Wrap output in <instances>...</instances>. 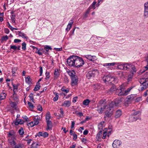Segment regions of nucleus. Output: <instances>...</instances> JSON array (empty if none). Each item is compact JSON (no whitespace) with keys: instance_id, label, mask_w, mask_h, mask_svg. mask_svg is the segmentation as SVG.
<instances>
[{"instance_id":"52","label":"nucleus","mask_w":148,"mask_h":148,"mask_svg":"<svg viewBox=\"0 0 148 148\" xmlns=\"http://www.w3.org/2000/svg\"><path fill=\"white\" fill-rule=\"evenodd\" d=\"M26 44L25 42H23L22 44V49L23 50H25L26 49Z\"/></svg>"},{"instance_id":"22","label":"nucleus","mask_w":148,"mask_h":148,"mask_svg":"<svg viewBox=\"0 0 148 148\" xmlns=\"http://www.w3.org/2000/svg\"><path fill=\"white\" fill-rule=\"evenodd\" d=\"M14 139V138H9L8 139V142L12 146V147L15 145V144H16Z\"/></svg>"},{"instance_id":"5","label":"nucleus","mask_w":148,"mask_h":148,"mask_svg":"<svg viewBox=\"0 0 148 148\" xmlns=\"http://www.w3.org/2000/svg\"><path fill=\"white\" fill-rule=\"evenodd\" d=\"M104 102L103 100H101L98 105L97 110L99 113H102L104 110L106 109L107 105H105Z\"/></svg>"},{"instance_id":"37","label":"nucleus","mask_w":148,"mask_h":148,"mask_svg":"<svg viewBox=\"0 0 148 148\" xmlns=\"http://www.w3.org/2000/svg\"><path fill=\"white\" fill-rule=\"evenodd\" d=\"M51 116H50V114L49 112H47V113L46 116V121H50V119L51 118Z\"/></svg>"},{"instance_id":"46","label":"nucleus","mask_w":148,"mask_h":148,"mask_svg":"<svg viewBox=\"0 0 148 148\" xmlns=\"http://www.w3.org/2000/svg\"><path fill=\"white\" fill-rule=\"evenodd\" d=\"M74 71L73 72L72 71H69L68 73L69 75L71 77V78H72V77H74V76H75V75L74 74Z\"/></svg>"},{"instance_id":"28","label":"nucleus","mask_w":148,"mask_h":148,"mask_svg":"<svg viewBox=\"0 0 148 148\" xmlns=\"http://www.w3.org/2000/svg\"><path fill=\"white\" fill-rule=\"evenodd\" d=\"M38 123L39 121L38 120H34L33 121L29 123V125L32 127L35 125H38Z\"/></svg>"},{"instance_id":"55","label":"nucleus","mask_w":148,"mask_h":148,"mask_svg":"<svg viewBox=\"0 0 148 148\" xmlns=\"http://www.w3.org/2000/svg\"><path fill=\"white\" fill-rule=\"evenodd\" d=\"M7 23L8 27L10 28L11 30L13 31L14 30V28L12 27L9 22H7Z\"/></svg>"},{"instance_id":"48","label":"nucleus","mask_w":148,"mask_h":148,"mask_svg":"<svg viewBox=\"0 0 148 148\" xmlns=\"http://www.w3.org/2000/svg\"><path fill=\"white\" fill-rule=\"evenodd\" d=\"M33 93H31L30 94L29 96L30 100L32 101L33 102L34 101V98L33 97Z\"/></svg>"},{"instance_id":"58","label":"nucleus","mask_w":148,"mask_h":148,"mask_svg":"<svg viewBox=\"0 0 148 148\" xmlns=\"http://www.w3.org/2000/svg\"><path fill=\"white\" fill-rule=\"evenodd\" d=\"M39 70L40 72V76H41L43 72L42 68V66H40L39 67Z\"/></svg>"},{"instance_id":"57","label":"nucleus","mask_w":148,"mask_h":148,"mask_svg":"<svg viewBox=\"0 0 148 148\" xmlns=\"http://www.w3.org/2000/svg\"><path fill=\"white\" fill-rule=\"evenodd\" d=\"M11 18H15V15L13 12H11Z\"/></svg>"},{"instance_id":"45","label":"nucleus","mask_w":148,"mask_h":148,"mask_svg":"<svg viewBox=\"0 0 148 148\" xmlns=\"http://www.w3.org/2000/svg\"><path fill=\"white\" fill-rule=\"evenodd\" d=\"M56 96L53 98V100L54 101H56L58 100V93H56Z\"/></svg>"},{"instance_id":"3","label":"nucleus","mask_w":148,"mask_h":148,"mask_svg":"<svg viewBox=\"0 0 148 148\" xmlns=\"http://www.w3.org/2000/svg\"><path fill=\"white\" fill-rule=\"evenodd\" d=\"M113 104L112 103H110L107 105L106 109L105 112L106 115L105 117H109L113 115L114 110Z\"/></svg>"},{"instance_id":"42","label":"nucleus","mask_w":148,"mask_h":148,"mask_svg":"<svg viewBox=\"0 0 148 148\" xmlns=\"http://www.w3.org/2000/svg\"><path fill=\"white\" fill-rule=\"evenodd\" d=\"M90 101L88 99H86L84 100L83 102V104L85 106H87L88 105Z\"/></svg>"},{"instance_id":"35","label":"nucleus","mask_w":148,"mask_h":148,"mask_svg":"<svg viewBox=\"0 0 148 148\" xmlns=\"http://www.w3.org/2000/svg\"><path fill=\"white\" fill-rule=\"evenodd\" d=\"M25 80L26 82L28 84H31V79L29 76H28L26 77Z\"/></svg>"},{"instance_id":"24","label":"nucleus","mask_w":148,"mask_h":148,"mask_svg":"<svg viewBox=\"0 0 148 148\" xmlns=\"http://www.w3.org/2000/svg\"><path fill=\"white\" fill-rule=\"evenodd\" d=\"M117 78L115 77H111L110 81V83L113 84L117 83Z\"/></svg>"},{"instance_id":"14","label":"nucleus","mask_w":148,"mask_h":148,"mask_svg":"<svg viewBox=\"0 0 148 148\" xmlns=\"http://www.w3.org/2000/svg\"><path fill=\"white\" fill-rule=\"evenodd\" d=\"M139 119H140V120L141 119L138 116H136L131 114L130 116L129 120L130 122H132L136 121Z\"/></svg>"},{"instance_id":"53","label":"nucleus","mask_w":148,"mask_h":148,"mask_svg":"<svg viewBox=\"0 0 148 148\" xmlns=\"http://www.w3.org/2000/svg\"><path fill=\"white\" fill-rule=\"evenodd\" d=\"M19 134L21 135H22L24 133V131L22 128H20L19 131Z\"/></svg>"},{"instance_id":"38","label":"nucleus","mask_w":148,"mask_h":148,"mask_svg":"<svg viewBox=\"0 0 148 148\" xmlns=\"http://www.w3.org/2000/svg\"><path fill=\"white\" fill-rule=\"evenodd\" d=\"M18 34L19 36L23 38H27V37L26 36V35L21 32H18Z\"/></svg>"},{"instance_id":"1","label":"nucleus","mask_w":148,"mask_h":148,"mask_svg":"<svg viewBox=\"0 0 148 148\" xmlns=\"http://www.w3.org/2000/svg\"><path fill=\"white\" fill-rule=\"evenodd\" d=\"M133 87L131 86L127 88V89L124 90L122 85H121L120 88L117 90L116 92V94L119 96H126L128 95L131 90L133 88Z\"/></svg>"},{"instance_id":"43","label":"nucleus","mask_w":148,"mask_h":148,"mask_svg":"<svg viewBox=\"0 0 148 148\" xmlns=\"http://www.w3.org/2000/svg\"><path fill=\"white\" fill-rule=\"evenodd\" d=\"M12 147L14 148H23L22 145L20 144H18L17 145L15 144Z\"/></svg>"},{"instance_id":"47","label":"nucleus","mask_w":148,"mask_h":148,"mask_svg":"<svg viewBox=\"0 0 148 148\" xmlns=\"http://www.w3.org/2000/svg\"><path fill=\"white\" fill-rule=\"evenodd\" d=\"M45 49L47 51H48L49 49H51V47L48 45H46L45 46Z\"/></svg>"},{"instance_id":"16","label":"nucleus","mask_w":148,"mask_h":148,"mask_svg":"<svg viewBox=\"0 0 148 148\" xmlns=\"http://www.w3.org/2000/svg\"><path fill=\"white\" fill-rule=\"evenodd\" d=\"M115 65H117V69H118L123 70L124 63L115 62Z\"/></svg>"},{"instance_id":"20","label":"nucleus","mask_w":148,"mask_h":148,"mask_svg":"<svg viewBox=\"0 0 148 148\" xmlns=\"http://www.w3.org/2000/svg\"><path fill=\"white\" fill-rule=\"evenodd\" d=\"M122 114V111L121 110H118L116 111L114 117L116 118H118L120 117Z\"/></svg>"},{"instance_id":"8","label":"nucleus","mask_w":148,"mask_h":148,"mask_svg":"<svg viewBox=\"0 0 148 148\" xmlns=\"http://www.w3.org/2000/svg\"><path fill=\"white\" fill-rule=\"evenodd\" d=\"M76 56H72L68 58L67 60V64L70 66H75Z\"/></svg>"},{"instance_id":"50","label":"nucleus","mask_w":148,"mask_h":148,"mask_svg":"<svg viewBox=\"0 0 148 148\" xmlns=\"http://www.w3.org/2000/svg\"><path fill=\"white\" fill-rule=\"evenodd\" d=\"M49 75L50 73L49 72H47V71L45 73L46 79H49L50 77Z\"/></svg>"},{"instance_id":"27","label":"nucleus","mask_w":148,"mask_h":148,"mask_svg":"<svg viewBox=\"0 0 148 148\" xmlns=\"http://www.w3.org/2000/svg\"><path fill=\"white\" fill-rule=\"evenodd\" d=\"M105 126V123L104 121L101 122L98 125V127L99 129L103 130V128Z\"/></svg>"},{"instance_id":"62","label":"nucleus","mask_w":148,"mask_h":148,"mask_svg":"<svg viewBox=\"0 0 148 148\" xmlns=\"http://www.w3.org/2000/svg\"><path fill=\"white\" fill-rule=\"evenodd\" d=\"M18 121L20 124H22L24 123V121L23 120L18 119Z\"/></svg>"},{"instance_id":"49","label":"nucleus","mask_w":148,"mask_h":148,"mask_svg":"<svg viewBox=\"0 0 148 148\" xmlns=\"http://www.w3.org/2000/svg\"><path fill=\"white\" fill-rule=\"evenodd\" d=\"M33 118L34 120H38L39 121L40 120V116L38 115L33 117Z\"/></svg>"},{"instance_id":"32","label":"nucleus","mask_w":148,"mask_h":148,"mask_svg":"<svg viewBox=\"0 0 148 148\" xmlns=\"http://www.w3.org/2000/svg\"><path fill=\"white\" fill-rule=\"evenodd\" d=\"M71 78L72 79V83L74 84V85H75L77 84L78 82V79L76 78V76L73 77Z\"/></svg>"},{"instance_id":"36","label":"nucleus","mask_w":148,"mask_h":148,"mask_svg":"<svg viewBox=\"0 0 148 148\" xmlns=\"http://www.w3.org/2000/svg\"><path fill=\"white\" fill-rule=\"evenodd\" d=\"M131 114L136 116L139 117V116L141 114V112L139 111H134Z\"/></svg>"},{"instance_id":"7","label":"nucleus","mask_w":148,"mask_h":148,"mask_svg":"<svg viewBox=\"0 0 148 148\" xmlns=\"http://www.w3.org/2000/svg\"><path fill=\"white\" fill-rule=\"evenodd\" d=\"M99 71L97 69H93L89 71L86 74V77L88 79L95 77L96 75L99 74Z\"/></svg>"},{"instance_id":"17","label":"nucleus","mask_w":148,"mask_h":148,"mask_svg":"<svg viewBox=\"0 0 148 148\" xmlns=\"http://www.w3.org/2000/svg\"><path fill=\"white\" fill-rule=\"evenodd\" d=\"M111 77L110 75H108L107 76H104L103 78V81L106 83L107 82L110 83V81Z\"/></svg>"},{"instance_id":"54","label":"nucleus","mask_w":148,"mask_h":148,"mask_svg":"<svg viewBox=\"0 0 148 148\" xmlns=\"http://www.w3.org/2000/svg\"><path fill=\"white\" fill-rule=\"evenodd\" d=\"M28 104L30 108L33 109L34 108V106L30 102H28Z\"/></svg>"},{"instance_id":"9","label":"nucleus","mask_w":148,"mask_h":148,"mask_svg":"<svg viewBox=\"0 0 148 148\" xmlns=\"http://www.w3.org/2000/svg\"><path fill=\"white\" fill-rule=\"evenodd\" d=\"M84 57L89 60L90 61L94 62L96 61L97 58L95 56H92L90 55H87L84 56Z\"/></svg>"},{"instance_id":"63","label":"nucleus","mask_w":148,"mask_h":148,"mask_svg":"<svg viewBox=\"0 0 148 148\" xmlns=\"http://www.w3.org/2000/svg\"><path fill=\"white\" fill-rule=\"evenodd\" d=\"M71 27V25H68L66 29V30L67 31H69L70 30Z\"/></svg>"},{"instance_id":"25","label":"nucleus","mask_w":148,"mask_h":148,"mask_svg":"<svg viewBox=\"0 0 148 148\" xmlns=\"http://www.w3.org/2000/svg\"><path fill=\"white\" fill-rule=\"evenodd\" d=\"M47 125V130H51L53 126L52 123L51 121H46Z\"/></svg>"},{"instance_id":"40","label":"nucleus","mask_w":148,"mask_h":148,"mask_svg":"<svg viewBox=\"0 0 148 148\" xmlns=\"http://www.w3.org/2000/svg\"><path fill=\"white\" fill-rule=\"evenodd\" d=\"M14 133L13 131H10L8 134V136L9 138H12L14 136Z\"/></svg>"},{"instance_id":"44","label":"nucleus","mask_w":148,"mask_h":148,"mask_svg":"<svg viewBox=\"0 0 148 148\" xmlns=\"http://www.w3.org/2000/svg\"><path fill=\"white\" fill-rule=\"evenodd\" d=\"M41 49H38V48L37 50H36V53L38 54L39 55H42V53L41 52Z\"/></svg>"},{"instance_id":"29","label":"nucleus","mask_w":148,"mask_h":148,"mask_svg":"<svg viewBox=\"0 0 148 148\" xmlns=\"http://www.w3.org/2000/svg\"><path fill=\"white\" fill-rule=\"evenodd\" d=\"M96 4V2L94 1L88 7L91 10H94L95 9V6Z\"/></svg>"},{"instance_id":"10","label":"nucleus","mask_w":148,"mask_h":148,"mask_svg":"<svg viewBox=\"0 0 148 148\" xmlns=\"http://www.w3.org/2000/svg\"><path fill=\"white\" fill-rule=\"evenodd\" d=\"M121 142L119 140H115L113 141L112 146L114 148H118L121 145Z\"/></svg>"},{"instance_id":"23","label":"nucleus","mask_w":148,"mask_h":148,"mask_svg":"<svg viewBox=\"0 0 148 148\" xmlns=\"http://www.w3.org/2000/svg\"><path fill=\"white\" fill-rule=\"evenodd\" d=\"M48 134L46 132H40L38 133V136H41L43 137H46L48 136Z\"/></svg>"},{"instance_id":"33","label":"nucleus","mask_w":148,"mask_h":148,"mask_svg":"<svg viewBox=\"0 0 148 148\" xmlns=\"http://www.w3.org/2000/svg\"><path fill=\"white\" fill-rule=\"evenodd\" d=\"M6 94L4 92V91H3L1 94L0 97L1 99L3 100L5 98Z\"/></svg>"},{"instance_id":"56","label":"nucleus","mask_w":148,"mask_h":148,"mask_svg":"<svg viewBox=\"0 0 148 148\" xmlns=\"http://www.w3.org/2000/svg\"><path fill=\"white\" fill-rule=\"evenodd\" d=\"M90 1V0H84V1L81 3V4H84L86 3H87L88 4L89 3V2Z\"/></svg>"},{"instance_id":"13","label":"nucleus","mask_w":148,"mask_h":148,"mask_svg":"<svg viewBox=\"0 0 148 148\" xmlns=\"http://www.w3.org/2000/svg\"><path fill=\"white\" fill-rule=\"evenodd\" d=\"M135 96L134 95H131L127 97L126 101L128 103H130L131 102L135 99Z\"/></svg>"},{"instance_id":"6","label":"nucleus","mask_w":148,"mask_h":148,"mask_svg":"<svg viewBox=\"0 0 148 148\" xmlns=\"http://www.w3.org/2000/svg\"><path fill=\"white\" fill-rule=\"evenodd\" d=\"M84 63V61L82 58L77 56H75V67H80L82 66Z\"/></svg>"},{"instance_id":"59","label":"nucleus","mask_w":148,"mask_h":148,"mask_svg":"<svg viewBox=\"0 0 148 148\" xmlns=\"http://www.w3.org/2000/svg\"><path fill=\"white\" fill-rule=\"evenodd\" d=\"M106 131L105 130V132H104L103 133V136L102 137V138L103 139H105L106 138V136L107 133Z\"/></svg>"},{"instance_id":"18","label":"nucleus","mask_w":148,"mask_h":148,"mask_svg":"<svg viewBox=\"0 0 148 148\" xmlns=\"http://www.w3.org/2000/svg\"><path fill=\"white\" fill-rule=\"evenodd\" d=\"M12 100V101L18 103L19 99L16 95L13 94L10 99V101Z\"/></svg>"},{"instance_id":"26","label":"nucleus","mask_w":148,"mask_h":148,"mask_svg":"<svg viewBox=\"0 0 148 148\" xmlns=\"http://www.w3.org/2000/svg\"><path fill=\"white\" fill-rule=\"evenodd\" d=\"M116 88L115 86L113 85L112 87L110 89L108 90V93L109 94H110L112 93L113 92L116 90Z\"/></svg>"},{"instance_id":"30","label":"nucleus","mask_w":148,"mask_h":148,"mask_svg":"<svg viewBox=\"0 0 148 148\" xmlns=\"http://www.w3.org/2000/svg\"><path fill=\"white\" fill-rule=\"evenodd\" d=\"M60 74L58 72V69H56L54 73V77L55 78L57 79L59 77Z\"/></svg>"},{"instance_id":"4","label":"nucleus","mask_w":148,"mask_h":148,"mask_svg":"<svg viewBox=\"0 0 148 148\" xmlns=\"http://www.w3.org/2000/svg\"><path fill=\"white\" fill-rule=\"evenodd\" d=\"M123 67V70L126 71L131 70L132 74H134L136 71V68L135 66L134 65L131 64L124 63Z\"/></svg>"},{"instance_id":"60","label":"nucleus","mask_w":148,"mask_h":148,"mask_svg":"<svg viewBox=\"0 0 148 148\" xmlns=\"http://www.w3.org/2000/svg\"><path fill=\"white\" fill-rule=\"evenodd\" d=\"M10 49L14 50H16L17 49V46L15 45H11L10 46Z\"/></svg>"},{"instance_id":"11","label":"nucleus","mask_w":148,"mask_h":148,"mask_svg":"<svg viewBox=\"0 0 148 148\" xmlns=\"http://www.w3.org/2000/svg\"><path fill=\"white\" fill-rule=\"evenodd\" d=\"M116 62H114L111 63H104L103 64V66H104L106 67L108 69L112 70L113 68L112 66H114L115 65Z\"/></svg>"},{"instance_id":"15","label":"nucleus","mask_w":148,"mask_h":148,"mask_svg":"<svg viewBox=\"0 0 148 148\" xmlns=\"http://www.w3.org/2000/svg\"><path fill=\"white\" fill-rule=\"evenodd\" d=\"M9 103L10 106L11 107L14 108L15 110H17L18 107L17 105L18 103L14 102L10 100V101H9Z\"/></svg>"},{"instance_id":"39","label":"nucleus","mask_w":148,"mask_h":148,"mask_svg":"<svg viewBox=\"0 0 148 148\" xmlns=\"http://www.w3.org/2000/svg\"><path fill=\"white\" fill-rule=\"evenodd\" d=\"M102 135V131L101 130L99 132L97 133L96 138L98 139H99L101 138Z\"/></svg>"},{"instance_id":"51","label":"nucleus","mask_w":148,"mask_h":148,"mask_svg":"<svg viewBox=\"0 0 148 148\" xmlns=\"http://www.w3.org/2000/svg\"><path fill=\"white\" fill-rule=\"evenodd\" d=\"M40 87V85H36L35 87L34 90L35 91H37L39 90Z\"/></svg>"},{"instance_id":"34","label":"nucleus","mask_w":148,"mask_h":148,"mask_svg":"<svg viewBox=\"0 0 148 148\" xmlns=\"http://www.w3.org/2000/svg\"><path fill=\"white\" fill-rule=\"evenodd\" d=\"M91 10L88 8L86 11L83 14V16L84 18L87 17L88 14L90 12Z\"/></svg>"},{"instance_id":"21","label":"nucleus","mask_w":148,"mask_h":148,"mask_svg":"<svg viewBox=\"0 0 148 148\" xmlns=\"http://www.w3.org/2000/svg\"><path fill=\"white\" fill-rule=\"evenodd\" d=\"M121 102V100L119 99H116L114 101L110 103H113V107L114 108V105L115 106H117Z\"/></svg>"},{"instance_id":"61","label":"nucleus","mask_w":148,"mask_h":148,"mask_svg":"<svg viewBox=\"0 0 148 148\" xmlns=\"http://www.w3.org/2000/svg\"><path fill=\"white\" fill-rule=\"evenodd\" d=\"M124 72L122 71H120V73H119V75L120 77H124V76L123 75Z\"/></svg>"},{"instance_id":"12","label":"nucleus","mask_w":148,"mask_h":148,"mask_svg":"<svg viewBox=\"0 0 148 148\" xmlns=\"http://www.w3.org/2000/svg\"><path fill=\"white\" fill-rule=\"evenodd\" d=\"M144 16L146 18L148 17V2H146L144 4Z\"/></svg>"},{"instance_id":"2","label":"nucleus","mask_w":148,"mask_h":148,"mask_svg":"<svg viewBox=\"0 0 148 148\" xmlns=\"http://www.w3.org/2000/svg\"><path fill=\"white\" fill-rule=\"evenodd\" d=\"M138 81L141 84L139 88V91L144 90L148 88V78H141L139 79Z\"/></svg>"},{"instance_id":"19","label":"nucleus","mask_w":148,"mask_h":148,"mask_svg":"<svg viewBox=\"0 0 148 148\" xmlns=\"http://www.w3.org/2000/svg\"><path fill=\"white\" fill-rule=\"evenodd\" d=\"M71 101H65L62 104V106L68 107L71 104Z\"/></svg>"},{"instance_id":"41","label":"nucleus","mask_w":148,"mask_h":148,"mask_svg":"<svg viewBox=\"0 0 148 148\" xmlns=\"http://www.w3.org/2000/svg\"><path fill=\"white\" fill-rule=\"evenodd\" d=\"M61 90L63 92H64L66 93H67L69 92V89L67 88H66L64 87H62L61 89Z\"/></svg>"},{"instance_id":"31","label":"nucleus","mask_w":148,"mask_h":148,"mask_svg":"<svg viewBox=\"0 0 148 148\" xmlns=\"http://www.w3.org/2000/svg\"><path fill=\"white\" fill-rule=\"evenodd\" d=\"M40 145L36 143H33L32 145L31 148H40Z\"/></svg>"},{"instance_id":"64","label":"nucleus","mask_w":148,"mask_h":148,"mask_svg":"<svg viewBox=\"0 0 148 148\" xmlns=\"http://www.w3.org/2000/svg\"><path fill=\"white\" fill-rule=\"evenodd\" d=\"M21 40L18 39H15L14 40V42L15 43H18L20 42Z\"/></svg>"}]
</instances>
